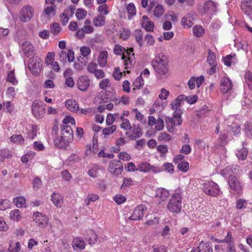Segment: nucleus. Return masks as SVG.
<instances>
[{
    "mask_svg": "<svg viewBox=\"0 0 252 252\" xmlns=\"http://www.w3.org/2000/svg\"><path fill=\"white\" fill-rule=\"evenodd\" d=\"M132 48L126 50L120 45L117 44L115 46L114 52L116 55H122V59L126 69L131 68L135 63L134 54L133 52Z\"/></svg>",
    "mask_w": 252,
    "mask_h": 252,
    "instance_id": "1",
    "label": "nucleus"
},
{
    "mask_svg": "<svg viewBox=\"0 0 252 252\" xmlns=\"http://www.w3.org/2000/svg\"><path fill=\"white\" fill-rule=\"evenodd\" d=\"M152 65L156 72L159 75L166 76L168 73V65L167 57L162 54L157 55L152 62Z\"/></svg>",
    "mask_w": 252,
    "mask_h": 252,
    "instance_id": "2",
    "label": "nucleus"
},
{
    "mask_svg": "<svg viewBox=\"0 0 252 252\" xmlns=\"http://www.w3.org/2000/svg\"><path fill=\"white\" fill-rule=\"evenodd\" d=\"M183 193L182 189L179 188L172 194L167 206V209L170 212L178 214L181 211Z\"/></svg>",
    "mask_w": 252,
    "mask_h": 252,
    "instance_id": "3",
    "label": "nucleus"
},
{
    "mask_svg": "<svg viewBox=\"0 0 252 252\" xmlns=\"http://www.w3.org/2000/svg\"><path fill=\"white\" fill-rule=\"evenodd\" d=\"M34 8L30 5H25L23 6L19 14V20L22 22H28L33 17Z\"/></svg>",
    "mask_w": 252,
    "mask_h": 252,
    "instance_id": "4",
    "label": "nucleus"
},
{
    "mask_svg": "<svg viewBox=\"0 0 252 252\" xmlns=\"http://www.w3.org/2000/svg\"><path fill=\"white\" fill-rule=\"evenodd\" d=\"M203 191L207 195L216 196L220 193L219 187L213 181H208L203 185Z\"/></svg>",
    "mask_w": 252,
    "mask_h": 252,
    "instance_id": "5",
    "label": "nucleus"
},
{
    "mask_svg": "<svg viewBox=\"0 0 252 252\" xmlns=\"http://www.w3.org/2000/svg\"><path fill=\"white\" fill-rule=\"evenodd\" d=\"M29 67L32 74L38 76L42 69V60L37 57L31 58L29 60Z\"/></svg>",
    "mask_w": 252,
    "mask_h": 252,
    "instance_id": "6",
    "label": "nucleus"
},
{
    "mask_svg": "<svg viewBox=\"0 0 252 252\" xmlns=\"http://www.w3.org/2000/svg\"><path fill=\"white\" fill-rule=\"evenodd\" d=\"M143 131L139 125H132L126 131V135L131 140H135L142 136Z\"/></svg>",
    "mask_w": 252,
    "mask_h": 252,
    "instance_id": "7",
    "label": "nucleus"
},
{
    "mask_svg": "<svg viewBox=\"0 0 252 252\" xmlns=\"http://www.w3.org/2000/svg\"><path fill=\"white\" fill-rule=\"evenodd\" d=\"M109 172L114 175L120 174L123 170L122 162L118 160H111L109 164Z\"/></svg>",
    "mask_w": 252,
    "mask_h": 252,
    "instance_id": "8",
    "label": "nucleus"
},
{
    "mask_svg": "<svg viewBox=\"0 0 252 252\" xmlns=\"http://www.w3.org/2000/svg\"><path fill=\"white\" fill-rule=\"evenodd\" d=\"M207 62L211 66V68L207 70V73L209 75H212L216 72V67L217 65V62L216 60V54L210 49L208 50V55L207 57Z\"/></svg>",
    "mask_w": 252,
    "mask_h": 252,
    "instance_id": "9",
    "label": "nucleus"
},
{
    "mask_svg": "<svg viewBox=\"0 0 252 252\" xmlns=\"http://www.w3.org/2000/svg\"><path fill=\"white\" fill-rule=\"evenodd\" d=\"M32 112L37 119H40L45 114L44 109L38 100H35L32 104Z\"/></svg>",
    "mask_w": 252,
    "mask_h": 252,
    "instance_id": "10",
    "label": "nucleus"
},
{
    "mask_svg": "<svg viewBox=\"0 0 252 252\" xmlns=\"http://www.w3.org/2000/svg\"><path fill=\"white\" fill-rule=\"evenodd\" d=\"M232 88V83L227 77H223L220 80V90L222 94L229 93Z\"/></svg>",
    "mask_w": 252,
    "mask_h": 252,
    "instance_id": "11",
    "label": "nucleus"
},
{
    "mask_svg": "<svg viewBox=\"0 0 252 252\" xmlns=\"http://www.w3.org/2000/svg\"><path fill=\"white\" fill-rule=\"evenodd\" d=\"M147 208L144 205L140 204L135 208L133 214L129 218V219L133 220H141L143 217V212Z\"/></svg>",
    "mask_w": 252,
    "mask_h": 252,
    "instance_id": "12",
    "label": "nucleus"
},
{
    "mask_svg": "<svg viewBox=\"0 0 252 252\" xmlns=\"http://www.w3.org/2000/svg\"><path fill=\"white\" fill-rule=\"evenodd\" d=\"M33 220L39 226H46L48 223V219L47 217L39 212H35L33 215Z\"/></svg>",
    "mask_w": 252,
    "mask_h": 252,
    "instance_id": "13",
    "label": "nucleus"
},
{
    "mask_svg": "<svg viewBox=\"0 0 252 252\" xmlns=\"http://www.w3.org/2000/svg\"><path fill=\"white\" fill-rule=\"evenodd\" d=\"M241 7L242 11L252 19V0H243Z\"/></svg>",
    "mask_w": 252,
    "mask_h": 252,
    "instance_id": "14",
    "label": "nucleus"
},
{
    "mask_svg": "<svg viewBox=\"0 0 252 252\" xmlns=\"http://www.w3.org/2000/svg\"><path fill=\"white\" fill-rule=\"evenodd\" d=\"M86 246L84 239L80 237H76L73 239L72 247L74 251H83Z\"/></svg>",
    "mask_w": 252,
    "mask_h": 252,
    "instance_id": "15",
    "label": "nucleus"
},
{
    "mask_svg": "<svg viewBox=\"0 0 252 252\" xmlns=\"http://www.w3.org/2000/svg\"><path fill=\"white\" fill-rule=\"evenodd\" d=\"M61 128L62 136L70 142L73 137V130L71 127L69 126L62 125Z\"/></svg>",
    "mask_w": 252,
    "mask_h": 252,
    "instance_id": "16",
    "label": "nucleus"
},
{
    "mask_svg": "<svg viewBox=\"0 0 252 252\" xmlns=\"http://www.w3.org/2000/svg\"><path fill=\"white\" fill-rule=\"evenodd\" d=\"M77 86L78 89L82 91H86L90 86V80L86 76H81L78 80Z\"/></svg>",
    "mask_w": 252,
    "mask_h": 252,
    "instance_id": "17",
    "label": "nucleus"
},
{
    "mask_svg": "<svg viewBox=\"0 0 252 252\" xmlns=\"http://www.w3.org/2000/svg\"><path fill=\"white\" fill-rule=\"evenodd\" d=\"M22 49L24 54L27 57H30L34 54V48L29 41H25L22 44Z\"/></svg>",
    "mask_w": 252,
    "mask_h": 252,
    "instance_id": "18",
    "label": "nucleus"
},
{
    "mask_svg": "<svg viewBox=\"0 0 252 252\" xmlns=\"http://www.w3.org/2000/svg\"><path fill=\"white\" fill-rule=\"evenodd\" d=\"M54 142L55 146L59 148H65L69 143V142L61 135L60 137H56Z\"/></svg>",
    "mask_w": 252,
    "mask_h": 252,
    "instance_id": "19",
    "label": "nucleus"
},
{
    "mask_svg": "<svg viewBox=\"0 0 252 252\" xmlns=\"http://www.w3.org/2000/svg\"><path fill=\"white\" fill-rule=\"evenodd\" d=\"M228 184L230 188L235 190L239 191L241 189L240 183L235 176H229Z\"/></svg>",
    "mask_w": 252,
    "mask_h": 252,
    "instance_id": "20",
    "label": "nucleus"
},
{
    "mask_svg": "<svg viewBox=\"0 0 252 252\" xmlns=\"http://www.w3.org/2000/svg\"><path fill=\"white\" fill-rule=\"evenodd\" d=\"M193 18L191 13L187 14L182 19L181 24L184 28H190L193 24Z\"/></svg>",
    "mask_w": 252,
    "mask_h": 252,
    "instance_id": "21",
    "label": "nucleus"
},
{
    "mask_svg": "<svg viewBox=\"0 0 252 252\" xmlns=\"http://www.w3.org/2000/svg\"><path fill=\"white\" fill-rule=\"evenodd\" d=\"M51 199L53 204L57 207L60 208L63 205V200L61 194L53 192L51 195Z\"/></svg>",
    "mask_w": 252,
    "mask_h": 252,
    "instance_id": "22",
    "label": "nucleus"
},
{
    "mask_svg": "<svg viewBox=\"0 0 252 252\" xmlns=\"http://www.w3.org/2000/svg\"><path fill=\"white\" fill-rule=\"evenodd\" d=\"M85 239L89 245H92L96 243L97 236L94 230H90L88 232Z\"/></svg>",
    "mask_w": 252,
    "mask_h": 252,
    "instance_id": "23",
    "label": "nucleus"
},
{
    "mask_svg": "<svg viewBox=\"0 0 252 252\" xmlns=\"http://www.w3.org/2000/svg\"><path fill=\"white\" fill-rule=\"evenodd\" d=\"M66 107L70 111L77 113L79 110L77 102L73 99H69L65 102Z\"/></svg>",
    "mask_w": 252,
    "mask_h": 252,
    "instance_id": "24",
    "label": "nucleus"
},
{
    "mask_svg": "<svg viewBox=\"0 0 252 252\" xmlns=\"http://www.w3.org/2000/svg\"><path fill=\"white\" fill-rule=\"evenodd\" d=\"M93 22L94 26L102 27L105 24V17L102 14H98L93 19Z\"/></svg>",
    "mask_w": 252,
    "mask_h": 252,
    "instance_id": "25",
    "label": "nucleus"
},
{
    "mask_svg": "<svg viewBox=\"0 0 252 252\" xmlns=\"http://www.w3.org/2000/svg\"><path fill=\"white\" fill-rule=\"evenodd\" d=\"M107 57L108 53L107 51H102L100 52L97 62L100 67H104L106 65Z\"/></svg>",
    "mask_w": 252,
    "mask_h": 252,
    "instance_id": "26",
    "label": "nucleus"
},
{
    "mask_svg": "<svg viewBox=\"0 0 252 252\" xmlns=\"http://www.w3.org/2000/svg\"><path fill=\"white\" fill-rule=\"evenodd\" d=\"M168 190L163 189H158L156 191V196L158 197L161 201H165L169 195Z\"/></svg>",
    "mask_w": 252,
    "mask_h": 252,
    "instance_id": "27",
    "label": "nucleus"
},
{
    "mask_svg": "<svg viewBox=\"0 0 252 252\" xmlns=\"http://www.w3.org/2000/svg\"><path fill=\"white\" fill-rule=\"evenodd\" d=\"M186 95L181 94L179 95L171 103V108L173 110H177L181 106V102L185 100Z\"/></svg>",
    "mask_w": 252,
    "mask_h": 252,
    "instance_id": "28",
    "label": "nucleus"
},
{
    "mask_svg": "<svg viewBox=\"0 0 252 252\" xmlns=\"http://www.w3.org/2000/svg\"><path fill=\"white\" fill-rule=\"evenodd\" d=\"M13 202L18 208L25 207L26 206L25 198L22 196L15 197Z\"/></svg>",
    "mask_w": 252,
    "mask_h": 252,
    "instance_id": "29",
    "label": "nucleus"
},
{
    "mask_svg": "<svg viewBox=\"0 0 252 252\" xmlns=\"http://www.w3.org/2000/svg\"><path fill=\"white\" fill-rule=\"evenodd\" d=\"M101 170V167L98 165H93L88 171V175L92 178L97 177L99 171Z\"/></svg>",
    "mask_w": 252,
    "mask_h": 252,
    "instance_id": "30",
    "label": "nucleus"
},
{
    "mask_svg": "<svg viewBox=\"0 0 252 252\" xmlns=\"http://www.w3.org/2000/svg\"><path fill=\"white\" fill-rule=\"evenodd\" d=\"M198 249H199V252H212L213 250L210 247V245L208 243H205L203 241L199 243L198 246Z\"/></svg>",
    "mask_w": 252,
    "mask_h": 252,
    "instance_id": "31",
    "label": "nucleus"
},
{
    "mask_svg": "<svg viewBox=\"0 0 252 252\" xmlns=\"http://www.w3.org/2000/svg\"><path fill=\"white\" fill-rule=\"evenodd\" d=\"M217 6L216 3L212 0L206 1L203 6L204 11L208 12L209 11H214L216 9Z\"/></svg>",
    "mask_w": 252,
    "mask_h": 252,
    "instance_id": "32",
    "label": "nucleus"
},
{
    "mask_svg": "<svg viewBox=\"0 0 252 252\" xmlns=\"http://www.w3.org/2000/svg\"><path fill=\"white\" fill-rule=\"evenodd\" d=\"M134 35L138 45L142 47L143 46V32L142 31L136 30L134 32Z\"/></svg>",
    "mask_w": 252,
    "mask_h": 252,
    "instance_id": "33",
    "label": "nucleus"
},
{
    "mask_svg": "<svg viewBox=\"0 0 252 252\" xmlns=\"http://www.w3.org/2000/svg\"><path fill=\"white\" fill-rule=\"evenodd\" d=\"M37 126L35 125H31L30 126L29 129L27 132V137L30 139H33L37 133Z\"/></svg>",
    "mask_w": 252,
    "mask_h": 252,
    "instance_id": "34",
    "label": "nucleus"
},
{
    "mask_svg": "<svg viewBox=\"0 0 252 252\" xmlns=\"http://www.w3.org/2000/svg\"><path fill=\"white\" fill-rule=\"evenodd\" d=\"M127 12L128 13V19L130 20L136 14V8L135 5L132 3H129L126 7Z\"/></svg>",
    "mask_w": 252,
    "mask_h": 252,
    "instance_id": "35",
    "label": "nucleus"
},
{
    "mask_svg": "<svg viewBox=\"0 0 252 252\" xmlns=\"http://www.w3.org/2000/svg\"><path fill=\"white\" fill-rule=\"evenodd\" d=\"M10 140L12 143L20 144L23 142L24 139L21 134H13L10 137Z\"/></svg>",
    "mask_w": 252,
    "mask_h": 252,
    "instance_id": "36",
    "label": "nucleus"
},
{
    "mask_svg": "<svg viewBox=\"0 0 252 252\" xmlns=\"http://www.w3.org/2000/svg\"><path fill=\"white\" fill-rule=\"evenodd\" d=\"M154 23L152 21H143L142 23V26L146 31L153 32L154 28Z\"/></svg>",
    "mask_w": 252,
    "mask_h": 252,
    "instance_id": "37",
    "label": "nucleus"
},
{
    "mask_svg": "<svg viewBox=\"0 0 252 252\" xmlns=\"http://www.w3.org/2000/svg\"><path fill=\"white\" fill-rule=\"evenodd\" d=\"M6 81L9 82L13 85H16L18 84V81L15 77V75L13 70L9 71L7 74Z\"/></svg>",
    "mask_w": 252,
    "mask_h": 252,
    "instance_id": "38",
    "label": "nucleus"
},
{
    "mask_svg": "<svg viewBox=\"0 0 252 252\" xmlns=\"http://www.w3.org/2000/svg\"><path fill=\"white\" fill-rule=\"evenodd\" d=\"M133 90L135 89H139L142 88L144 85V80L142 77L140 76L138 77L134 81L133 83Z\"/></svg>",
    "mask_w": 252,
    "mask_h": 252,
    "instance_id": "39",
    "label": "nucleus"
},
{
    "mask_svg": "<svg viewBox=\"0 0 252 252\" xmlns=\"http://www.w3.org/2000/svg\"><path fill=\"white\" fill-rule=\"evenodd\" d=\"M50 30L52 33L57 35L61 31V28L59 23L54 22L50 25Z\"/></svg>",
    "mask_w": 252,
    "mask_h": 252,
    "instance_id": "40",
    "label": "nucleus"
},
{
    "mask_svg": "<svg viewBox=\"0 0 252 252\" xmlns=\"http://www.w3.org/2000/svg\"><path fill=\"white\" fill-rule=\"evenodd\" d=\"M138 170L142 172H147L150 171V164L147 162H142L138 165Z\"/></svg>",
    "mask_w": 252,
    "mask_h": 252,
    "instance_id": "41",
    "label": "nucleus"
},
{
    "mask_svg": "<svg viewBox=\"0 0 252 252\" xmlns=\"http://www.w3.org/2000/svg\"><path fill=\"white\" fill-rule=\"evenodd\" d=\"M10 218L14 220L19 221L21 218L20 212L18 209H15L10 213Z\"/></svg>",
    "mask_w": 252,
    "mask_h": 252,
    "instance_id": "42",
    "label": "nucleus"
},
{
    "mask_svg": "<svg viewBox=\"0 0 252 252\" xmlns=\"http://www.w3.org/2000/svg\"><path fill=\"white\" fill-rule=\"evenodd\" d=\"M20 248L21 247L19 242L14 243L13 242H11L8 248V251L9 252H18L20 251Z\"/></svg>",
    "mask_w": 252,
    "mask_h": 252,
    "instance_id": "43",
    "label": "nucleus"
},
{
    "mask_svg": "<svg viewBox=\"0 0 252 252\" xmlns=\"http://www.w3.org/2000/svg\"><path fill=\"white\" fill-rule=\"evenodd\" d=\"M204 32V29L201 26H196L193 28V32L197 37L202 36Z\"/></svg>",
    "mask_w": 252,
    "mask_h": 252,
    "instance_id": "44",
    "label": "nucleus"
},
{
    "mask_svg": "<svg viewBox=\"0 0 252 252\" xmlns=\"http://www.w3.org/2000/svg\"><path fill=\"white\" fill-rule=\"evenodd\" d=\"M56 5H51L44 7L43 12L47 16L51 14L54 15L55 14Z\"/></svg>",
    "mask_w": 252,
    "mask_h": 252,
    "instance_id": "45",
    "label": "nucleus"
},
{
    "mask_svg": "<svg viewBox=\"0 0 252 252\" xmlns=\"http://www.w3.org/2000/svg\"><path fill=\"white\" fill-rule=\"evenodd\" d=\"M87 13V12L86 10L79 8L76 11V16L78 20H83L85 18Z\"/></svg>",
    "mask_w": 252,
    "mask_h": 252,
    "instance_id": "46",
    "label": "nucleus"
},
{
    "mask_svg": "<svg viewBox=\"0 0 252 252\" xmlns=\"http://www.w3.org/2000/svg\"><path fill=\"white\" fill-rule=\"evenodd\" d=\"M248 151L246 148H243L236 153L237 157L242 160H244L247 156Z\"/></svg>",
    "mask_w": 252,
    "mask_h": 252,
    "instance_id": "47",
    "label": "nucleus"
},
{
    "mask_svg": "<svg viewBox=\"0 0 252 252\" xmlns=\"http://www.w3.org/2000/svg\"><path fill=\"white\" fill-rule=\"evenodd\" d=\"M164 12V9L163 7L160 5L158 4L157 5L154 10V16L157 17H160Z\"/></svg>",
    "mask_w": 252,
    "mask_h": 252,
    "instance_id": "48",
    "label": "nucleus"
},
{
    "mask_svg": "<svg viewBox=\"0 0 252 252\" xmlns=\"http://www.w3.org/2000/svg\"><path fill=\"white\" fill-rule=\"evenodd\" d=\"M116 126L113 125L108 127L104 128L102 130V133L105 136L109 135L113 133L116 130Z\"/></svg>",
    "mask_w": 252,
    "mask_h": 252,
    "instance_id": "49",
    "label": "nucleus"
},
{
    "mask_svg": "<svg viewBox=\"0 0 252 252\" xmlns=\"http://www.w3.org/2000/svg\"><path fill=\"white\" fill-rule=\"evenodd\" d=\"M110 80L107 78L102 79L99 83V87L102 90H106L107 87H110Z\"/></svg>",
    "mask_w": 252,
    "mask_h": 252,
    "instance_id": "50",
    "label": "nucleus"
},
{
    "mask_svg": "<svg viewBox=\"0 0 252 252\" xmlns=\"http://www.w3.org/2000/svg\"><path fill=\"white\" fill-rule=\"evenodd\" d=\"M32 184L34 190H37L41 187L42 181L39 178L36 177L33 179Z\"/></svg>",
    "mask_w": 252,
    "mask_h": 252,
    "instance_id": "51",
    "label": "nucleus"
},
{
    "mask_svg": "<svg viewBox=\"0 0 252 252\" xmlns=\"http://www.w3.org/2000/svg\"><path fill=\"white\" fill-rule=\"evenodd\" d=\"M236 55L234 54L233 55H227L225 57L223 58V61L224 62V63L227 66H230L231 65V61L233 59V58H235Z\"/></svg>",
    "mask_w": 252,
    "mask_h": 252,
    "instance_id": "52",
    "label": "nucleus"
},
{
    "mask_svg": "<svg viewBox=\"0 0 252 252\" xmlns=\"http://www.w3.org/2000/svg\"><path fill=\"white\" fill-rule=\"evenodd\" d=\"M81 55L84 57H86L89 55L91 53V50L90 47L88 46H83L80 48V49Z\"/></svg>",
    "mask_w": 252,
    "mask_h": 252,
    "instance_id": "53",
    "label": "nucleus"
},
{
    "mask_svg": "<svg viewBox=\"0 0 252 252\" xmlns=\"http://www.w3.org/2000/svg\"><path fill=\"white\" fill-rule=\"evenodd\" d=\"M114 200L118 204H121L126 200V197L121 194H117L114 197Z\"/></svg>",
    "mask_w": 252,
    "mask_h": 252,
    "instance_id": "54",
    "label": "nucleus"
},
{
    "mask_svg": "<svg viewBox=\"0 0 252 252\" xmlns=\"http://www.w3.org/2000/svg\"><path fill=\"white\" fill-rule=\"evenodd\" d=\"M158 140L159 141L163 140L165 141H169L171 140V136L167 133L163 132L160 133L158 137Z\"/></svg>",
    "mask_w": 252,
    "mask_h": 252,
    "instance_id": "55",
    "label": "nucleus"
},
{
    "mask_svg": "<svg viewBox=\"0 0 252 252\" xmlns=\"http://www.w3.org/2000/svg\"><path fill=\"white\" fill-rule=\"evenodd\" d=\"M191 150L190 146L188 144H185L182 146L180 152L185 155H189L191 152Z\"/></svg>",
    "mask_w": 252,
    "mask_h": 252,
    "instance_id": "56",
    "label": "nucleus"
},
{
    "mask_svg": "<svg viewBox=\"0 0 252 252\" xmlns=\"http://www.w3.org/2000/svg\"><path fill=\"white\" fill-rule=\"evenodd\" d=\"M107 5L106 4H103L98 7V12L100 14L103 13V15H106L109 13Z\"/></svg>",
    "mask_w": 252,
    "mask_h": 252,
    "instance_id": "57",
    "label": "nucleus"
},
{
    "mask_svg": "<svg viewBox=\"0 0 252 252\" xmlns=\"http://www.w3.org/2000/svg\"><path fill=\"white\" fill-rule=\"evenodd\" d=\"M132 185V180L130 178H125L124 179V182L122 184L121 188V189H126V188L129 187L130 186Z\"/></svg>",
    "mask_w": 252,
    "mask_h": 252,
    "instance_id": "58",
    "label": "nucleus"
},
{
    "mask_svg": "<svg viewBox=\"0 0 252 252\" xmlns=\"http://www.w3.org/2000/svg\"><path fill=\"white\" fill-rule=\"evenodd\" d=\"M178 168L183 172H186L189 169V163L187 161H181L178 164Z\"/></svg>",
    "mask_w": 252,
    "mask_h": 252,
    "instance_id": "59",
    "label": "nucleus"
},
{
    "mask_svg": "<svg viewBox=\"0 0 252 252\" xmlns=\"http://www.w3.org/2000/svg\"><path fill=\"white\" fill-rule=\"evenodd\" d=\"M164 127L163 121L160 118H158L155 123V128L157 130L159 131Z\"/></svg>",
    "mask_w": 252,
    "mask_h": 252,
    "instance_id": "60",
    "label": "nucleus"
},
{
    "mask_svg": "<svg viewBox=\"0 0 252 252\" xmlns=\"http://www.w3.org/2000/svg\"><path fill=\"white\" fill-rule=\"evenodd\" d=\"M169 94V92L164 88L160 90V93L158 95L159 98L161 100H166Z\"/></svg>",
    "mask_w": 252,
    "mask_h": 252,
    "instance_id": "61",
    "label": "nucleus"
},
{
    "mask_svg": "<svg viewBox=\"0 0 252 252\" xmlns=\"http://www.w3.org/2000/svg\"><path fill=\"white\" fill-rule=\"evenodd\" d=\"M247 201L243 199H239L236 202V207L237 209H241L246 207Z\"/></svg>",
    "mask_w": 252,
    "mask_h": 252,
    "instance_id": "62",
    "label": "nucleus"
},
{
    "mask_svg": "<svg viewBox=\"0 0 252 252\" xmlns=\"http://www.w3.org/2000/svg\"><path fill=\"white\" fill-rule=\"evenodd\" d=\"M33 148L37 151H43L44 149V146L42 142L40 141H35L33 143Z\"/></svg>",
    "mask_w": 252,
    "mask_h": 252,
    "instance_id": "63",
    "label": "nucleus"
},
{
    "mask_svg": "<svg viewBox=\"0 0 252 252\" xmlns=\"http://www.w3.org/2000/svg\"><path fill=\"white\" fill-rule=\"evenodd\" d=\"M97 65L95 63L92 62L87 66L88 71L91 73H94L97 70Z\"/></svg>",
    "mask_w": 252,
    "mask_h": 252,
    "instance_id": "64",
    "label": "nucleus"
}]
</instances>
